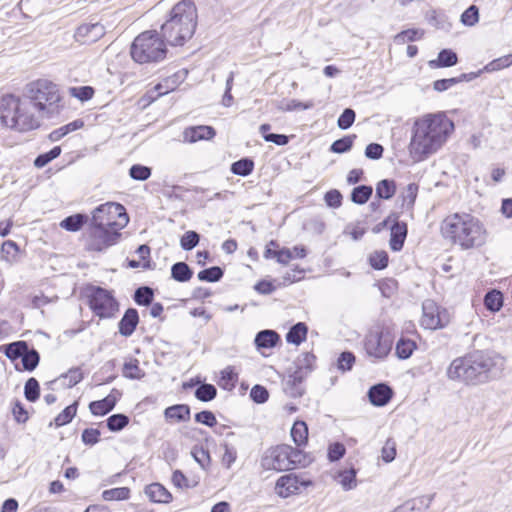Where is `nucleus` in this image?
I'll use <instances>...</instances> for the list:
<instances>
[{"label":"nucleus","instance_id":"13d9d810","mask_svg":"<svg viewBox=\"0 0 512 512\" xmlns=\"http://www.w3.org/2000/svg\"><path fill=\"white\" fill-rule=\"evenodd\" d=\"M200 240V236L195 231H187L180 240L182 249L189 251L195 248Z\"/></svg>","mask_w":512,"mask_h":512},{"label":"nucleus","instance_id":"dca6fc26","mask_svg":"<svg viewBox=\"0 0 512 512\" xmlns=\"http://www.w3.org/2000/svg\"><path fill=\"white\" fill-rule=\"evenodd\" d=\"M393 345L392 338L389 333H370L366 337V352H391Z\"/></svg>","mask_w":512,"mask_h":512},{"label":"nucleus","instance_id":"58836bf2","mask_svg":"<svg viewBox=\"0 0 512 512\" xmlns=\"http://www.w3.org/2000/svg\"><path fill=\"white\" fill-rule=\"evenodd\" d=\"M83 126V122L81 120H75L73 122H70L59 129H56L52 131L49 135V138L51 141H59L62 137H64L66 134L75 131Z\"/></svg>","mask_w":512,"mask_h":512},{"label":"nucleus","instance_id":"2f4dec72","mask_svg":"<svg viewBox=\"0 0 512 512\" xmlns=\"http://www.w3.org/2000/svg\"><path fill=\"white\" fill-rule=\"evenodd\" d=\"M88 221V216L85 214H74L66 217L60 222V227L71 232L79 231Z\"/></svg>","mask_w":512,"mask_h":512},{"label":"nucleus","instance_id":"f704fd0d","mask_svg":"<svg viewBox=\"0 0 512 512\" xmlns=\"http://www.w3.org/2000/svg\"><path fill=\"white\" fill-rule=\"evenodd\" d=\"M484 305L491 312L499 311L503 306V295L498 290L489 291L484 297Z\"/></svg>","mask_w":512,"mask_h":512},{"label":"nucleus","instance_id":"69168bd1","mask_svg":"<svg viewBox=\"0 0 512 512\" xmlns=\"http://www.w3.org/2000/svg\"><path fill=\"white\" fill-rule=\"evenodd\" d=\"M1 253L5 260L12 261L17 256L18 246L14 241L7 240L1 246Z\"/></svg>","mask_w":512,"mask_h":512},{"label":"nucleus","instance_id":"09e8293b","mask_svg":"<svg viewBox=\"0 0 512 512\" xmlns=\"http://www.w3.org/2000/svg\"><path fill=\"white\" fill-rule=\"evenodd\" d=\"M511 65H512V54H508V55H504L502 57L492 60L484 67V70L487 72H494V71H498L503 68L509 67Z\"/></svg>","mask_w":512,"mask_h":512},{"label":"nucleus","instance_id":"c85d7f7f","mask_svg":"<svg viewBox=\"0 0 512 512\" xmlns=\"http://www.w3.org/2000/svg\"><path fill=\"white\" fill-rule=\"evenodd\" d=\"M164 416L167 420L188 421L190 419V408L185 404L173 405L165 409Z\"/></svg>","mask_w":512,"mask_h":512},{"label":"nucleus","instance_id":"6e6552de","mask_svg":"<svg viewBox=\"0 0 512 512\" xmlns=\"http://www.w3.org/2000/svg\"><path fill=\"white\" fill-rule=\"evenodd\" d=\"M121 234L107 227L90 224L85 234V248L88 251L102 252L115 245Z\"/></svg>","mask_w":512,"mask_h":512},{"label":"nucleus","instance_id":"a19ab883","mask_svg":"<svg viewBox=\"0 0 512 512\" xmlns=\"http://www.w3.org/2000/svg\"><path fill=\"white\" fill-rule=\"evenodd\" d=\"M153 297V289L148 286H142L135 290L133 299L138 305L148 306L152 303Z\"/></svg>","mask_w":512,"mask_h":512},{"label":"nucleus","instance_id":"473e14b6","mask_svg":"<svg viewBox=\"0 0 512 512\" xmlns=\"http://www.w3.org/2000/svg\"><path fill=\"white\" fill-rule=\"evenodd\" d=\"M193 276V271L185 262H177L171 267V277L178 282H187Z\"/></svg>","mask_w":512,"mask_h":512},{"label":"nucleus","instance_id":"e2e57ef3","mask_svg":"<svg viewBox=\"0 0 512 512\" xmlns=\"http://www.w3.org/2000/svg\"><path fill=\"white\" fill-rule=\"evenodd\" d=\"M423 34V31L417 29H408L398 33L395 36V41L397 43L412 42L420 39L423 36Z\"/></svg>","mask_w":512,"mask_h":512},{"label":"nucleus","instance_id":"6ab92c4d","mask_svg":"<svg viewBox=\"0 0 512 512\" xmlns=\"http://www.w3.org/2000/svg\"><path fill=\"white\" fill-rule=\"evenodd\" d=\"M392 396V389L383 383L372 386L368 391L370 402L378 407L385 406L391 400Z\"/></svg>","mask_w":512,"mask_h":512},{"label":"nucleus","instance_id":"37998d69","mask_svg":"<svg viewBox=\"0 0 512 512\" xmlns=\"http://www.w3.org/2000/svg\"><path fill=\"white\" fill-rule=\"evenodd\" d=\"M77 412V402L67 406L61 413H59L54 419V423L57 427L68 424L72 421Z\"/></svg>","mask_w":512,"mask_h":512},{"label":"nucleus","instance_id":"1a4fd4ad","mask_svg":"<svg viewBox=\"0 0 512 512\" xmlns=\"http://www.w3.org/2000/svg\"><path fill=\"white\" fill-rule=\"evenodd\" d=\"M89 307L100 318H111L119 305L112 293L101 287H92L89 294Z\"/></svg>","mask_w":512,"mask_h":512},{"label":"nucleus","instance_id":"ddd939ff","mask_svg":"<svg viewBox=\"0 0 512 512\" xmlns=\"http://www.w3.org/2000/svg\"><path fill=\"white\" fill-rule=\"evenodd\" d=\"M289 445H278L266 451L261 460V465L266 470L285 471L290 470Z\"/></svg>","mask_w":512,"mask_h":512},{"label":"nucleus","instance_id":"c03bdc74","mask_svg":"<svg viewBox=\"0 0 512 512\" xmlns=\"http://www.w3.org/2000/svg\"><path fill=\"white\" fill-rule=\"evenodd\" d=\"M356 135L344 136L334 141L330 147V150L334 153H345L348 152L352 146Z\"/></svg>","mask_w":512,"mask_h":512},{"label":"nucleus","instance_id":"bb28decb","mask_svg":"<svg viewBox=\"0 0 512 512\" xmlns=\"http://www.w3.org/2000/svg\"><path fill=\"white\" fill-rule=\"evenodd\" d=\"M116 402L117 397L111 393L102 400L91 402L89 408L93 415L103 416L113 410Z\"/></svg>","mask_w":512,"mask_h":512},{"label":"nucleus","instance_id":"4468645a","mask_svg":"<svg viewBox=\"0 0 512 512\" xmlns=\"http://www.w3.org/2000/svg\"><path fill=\"white\" fill-rule=\"evenodd\" d=\"M30 106L29 102H20L16 107L13 121L15 128L19 131H30L40 125L39 117L30 111Z\"/></svg>","mask_w":512,"mask_h":512},{"label":"nucleus","instance_id":"72a5a7b5","mask_svg":"<svg viewBox=\"0 0 512 512\" xmlns=\"http://www.w3.org/2000/svg\"><path fill=\"white\" fill-rule=\"evenodd\" d=\"M396 192V183L394 180L383 179L376 185V196L380 199H391Z\"/></svg>","mask_w":512,"mask_h":512},{"label":"nucleus","instance_id":"39448f33","mask_svg":"<svg viewBox=\"0 0 512 512\" xmlns=\"http://www.w3.org/2000/svg\"><path fill=\"white\" fill-rule=\"evenodd\" d=\"M24 97L41 116L53 113L61 100L58 85L48 79H37L28 83Z\"/></svg>","mask_w":512,"mask_h":512},{"label":"nucleus","instance_id":"4d7b16f0","mask_svg":"<svg viewBox=\"0 0 512 512\" xmlns=\"http://www.w3.org/2000/svg\"><path fill=\"white\" fill-rule=\"evenodd\" d=\"M129 175L134 180L145 181L151 176V169L144 165L135 164L129 169Z\"/></svg>","mask_w":512,"mask_h":512},{"label":"nucleus","instance_id":"864d4df0","mask_svg":"<svg viewBox=\"0 0 512 512\" xmlns=\"http://www.w3.org/2000/svg\"><path fill=\"white\" fill-rule=\"evenodd\" d=\"M129 423V418L124 414H114L107 419V427L110 431H120Z\"/></svg>","mask_w":512,"mask_h":512},{"label":"nucleus","instance_id":"774afa93","mask_svg":"<svg viewBox=\"0 0 512 512\" xmlns=\"http://www.w3.org/2000/svg\"><path fill=\"white\" fill-rule=\"evenodd\" d=\"M250 397L256 403H264L268 400L269 394L265 387L255 385L250 391Z\"/></svg>","mask_w":512,"mask_h":512},{"label":"nucleus","instance_id":"2eb2a0df","mask_svg":"<svg viewBox=\"0 0 512 512\" xmlns=\"http://www.w3.org/2000/svg\"><path fill=\"white\" fill-rule=\"evenodd\" d=\"M105 34V28L102 24L84 23L80 25L75 32L76 41L81 44H90L96 42Z\"/></svg>","mask_w":512,"mask_h":512},{"label":"nucleus","instance_id":"6e6d98bb","mask_svg":"<svg viewBox=\"0 0 512 512\" xmlns=\"http://www.w3.org/2000/svg\"><path fill=\"white\" fill-rule=\"evenodd\" d=\"M83 379V373L79 367L71 368L66 374H62L56 381L68 380L64 383L67 387H73Z\"/></svg>","mask_w":512,"mask_h":512},{"label":"nucleus","instance_id":"0e129e2a","mask_svg":"<svg viewBox=\"0 0 512 512\" xmlns=\"http://www.w3.org/2000/svg\"><path fill=\"white\" fill-rule=\"evenodd\" d=\"M0 352H37L35 349H29L25 341H16L9 344L1 345Z\"/></svg>","mask_w":512,"mask_h":512},{"label":"nucleus","instance_id":"79ce46f5","mask_svg":"<svg viewBox=\"0 0 512 512\" xmlns=\"http://www.w3.org/2000/svg\"><path fill=\"white\" fill-rule=\"evenodd\" d=\"M130 496V489L127 487L112 488L103 491L102 498L105 501L126 500Z\"/></svg>","mask_w":512,"mask_h":512},{"label":"nucleus","instance_id":"680f3d73","mask_svg":"<svg viewBox=\"0 0 512 512\" xmlns=\"http://www.w3.org/2000/svg\"><path fill=\"white\" fill-rule=\"evenodd\" d=\"M69 92L71 96L81 101H88L94 95V89L91 86L71 87Z\"/></svg>","mask_w":512,"mask_h":512},{"label":"nucleus","instance_id":"e433bc0d","mask_svg":"<svg viewBox=\"0 0 512 512\" xmlns=\"http://www.w3.org/2000/svg\"><path fill=\"white\" fill-rule=\"evenodd\" d=\"M418 185L416 183H410L406 186L402 192V207L406 210H412L418 195Z\"/></svg>","mask_w":512,"mask_h":512},{"label":"nucleus","instance_id":"c756f323","mask_svg":"<svg viewBox=\"0 0 512 512\" xmlns=\"http://www.w3.org/2000/svg\"><path fill=\"white\" fill-rule=\"evenodd\" d=\"M335 480L345 491L352 490L357 486L356 470L351 467L350 469L338 471L335 475Z\"/></svg>","mask_w":512,"mask_h":512},{"label":"nucleus","instance_id":"603ef678","mask_svg":"<svg viewBox=\"0 0 512 512\" xmlns=\"http://www.w3.org/2000/svg\"><path fill=\"white\" fill-rule=\"evenodd\" d=\"M172 483L177 488L189 489L195 487L198 481H190L180 470H175L172 474Z\"/></svg>","mask_w":512,"mask_h":512},{"label":"nucleus","instance_id":"0eeeda50","mask_svg":"<svg viewBox=\"0 0 512 512\" xmlns=\"http://www.w3.org/2000/svg\"><path fill=\"white\" fill-rule=\"evenodd\" d=\"M128 221L129 218L123 205L107 202L94 209L90 224L120 232Z\"/></svg>","mask_w":512,"mask_h":512},{"label":"nucleus","instance_id":"052dcab7","mask_svg":"<svg viewBox=\"0 0 512 512\" xmlns=\"http://www.w3.org/2000/svg\"><path fill=\"white\" fill-rule=\"evenodd\" d=\"M355 111L351 108H346L337 120L338 127L342 130L350 128L355 121Z\"/></svg>","mask_w":512,"mask_h":512},{"label":"nucleus","instance_id":"7ed1b4c3","mask_svg":"<svg viewBox=\"0 0 512 512\" xmlns=\"http://www.w3.org/2000/svg\"><path fill=\"white\" fill-rule=\"evenodd\" d=\"M197 18L194 2L182 0L173 6L169 18L162 24L161 36L169 45H183L193 36Z\"/></svg>","mask_w":512,"mask_h":512},{"label":"nucleus","instance_id":"5701e85b","mask_svg":"<svg viewBox=\"0 0 512 512\" xmlns=\"http://www.w3.org/2000/svg\"><path fill=\"white\" fill-rule=\"evenodd\" d=\"M138 322L139 315L137 310L134 308L127 309L118 324L120 334L130 336L135 331Z\"/></svg>","mask_w":512,"mask_h":512},{"label":"nucleus","instance_id":"4c0bfd02","mask_svg":"<svg viewBox=\"0 0 512 512\" xmlns=\"http://www.w3.org/2000/svg\"><path fill=\"white\" fill-rule=\"evenodd\" d=\"M254 168L253 160L249 158H243L231 165V172L239 176H248L252 173Z\"/></svg>","mask_w":512,"mask_h":512},{"label":"nucleus","instance_id":"cd10ccee","mask_svg":"<svg viewBox=\"0 0 512 512\" xmlns=\"http://www.w3.org/2000/svg\"><path fill=\"white\" fill-rule=\"evenodd\" d=\"M458 62L457 54L451 49H443L439 52L438 58L435 60H430L428 65L431 68H442V67H451L456 65Z\"/></svg>","mask_w":512,"mask_h":512},{"label":"nucleus","instance_id":"a18cd8bd","mask_svg":"<svg viewBox=\"0 0 512 512\" xmlns=\"http://www.w3.org/2000/svg\"><path fill=\"white\" fill-rule=\"evenodd\" d=\"M223 276V270L218 266H213L204 269L198 273V279L200 281L217 282Z\"/></svg>","mask_w":512,"mask_h":512},{"label":"nucleus","instance_id":"f8f14e48","mask_svg":"<svg viewBox=\"0 0 512 512\" xmlns=\"http://www.w3.org/2000/svg\"><path fill=\"white\" fill-rule=\"evenodd\" d=\"M312 485V481L304 474L289 473L278 478L275 484V493L281 498L297 495L303 489Z\"/></svg>","mask_w":512,"mask_h":512},{"label":"nucleus","instance_id":"bf43d9fd","mask_svg":"<svg viewBox=\"0 0 512 512\" xmlns=\"http://www.w3.org/2000/svg\"><path fill=\"white\" fill-rule=\"evenodd\" d=\"M479 21V10L475 5L468 7L461 15V22L466 26H474Z\"/></svg>","mask_w":512,"mask_h":512},{"label":"nucleus","instance_id":"9d476101","mask_svg":"<svg viewBox=\"0 0 512 512\" xmlns=\"http://www.w3.org/2000/svg\"><path fill=\"white\" fill-rule=\"evenodd\" d=\"M303 359L298 358L296 369L291 373L285 381V392L291 397H300L304 393L302 385L303 380L311 371L312 363L315 360V354H302Z\"/></svg>","mask_w":512,"mask_h":512},{"label":"nucleus","instance_id":"423d86ee","mask_svg":"<svg viewBox=\"0 0 512 512\" xmlns=\"http://www.w3.org/2000/svg\"><path fill=\"white\" fill-rule=\"evenodd\" d=\"M130 53L140 64L160 62L167 54L165 40L155 30L144 31L132 42Z\"/></svg>","mask_w":512,"mask_h":512},{"label":"nucleus","instance_id":"7c9ffc66","mask_svg":"<svg viewBox=\"0 0 512 512\" xmlns=\"http://www.w3.org/2000/svg\"><path fill=\"white\" fill-rule=\"evenodd\" d=\"M308 328L305 323L298 322L293 325L286 334V341L295 345H299L306 339Z\"/></svg>","mask_w":512,"mask_h":512},{"label":"nucleus","instance_id":"5fc2aeb1","mask_svg":"<svg viewBox=\"0 0 512 512\" xmlns=\"http://www.w3.org/2000/svg\"><path fill=\"white\" fill-rule=\"evenodd\" d=\"M39 392L40 387L38 381L35 378L28 379L24 387L25 398L30 402H34L39 398Z\"/></svg>","mask_w":512,"mask_h":512},{"label":"nucleus","instance_id":"8fccbe9b","mask_svg":"<svg viewBox=\"0 0 512 512\" xmlns=\"http://www.w3.org/2000/svg\"><path fill=\"white\" fill-rule=\"evenodd\" d=\"M370 265L377 270H382L388 265V254L386 251H374L369 256Z\"/></svg>","mask_w":512,"mask_h":512},{"label":"nucleus","instance_id":"a878e982","mask_svg":"<svg viewBox=\"0 0 512 512\" xmlns=\"http://www.w3.org/2000/svg\"><path fill=\"white\" fill-rule=\"evenodd\" d=\"M477 76H478V73L472 72V73H463L458 77H453V78H448V79H439L433 83V88L437 92H443V91L450 89L451 87H453L454 85H456L460 82H463V81L469 82V81L475 79Z\"/></svg>","mask_w":512,"mask_h":512},{"label":"nucleus","instance_id":"b1692460","mask_svg":"<svg viewBox=\"0 0 512 512\" xmlns=\"http://www.w3.org/2000/svg\"><path fill=\"white\" fill-rule=\"evenodd\" d=\"M279 341V334L276 331L270 329L258 332L254 339V343L257 349L274 348Z\"/></svg>","mask_w":512,"mask_h":512},{"label":"nucleus","instance_id":"412c9836","mask_svg":"<svg viewBox=\"0 0 512 512\" xmlns=\"http://www.w3.org/2000/svg\"><path fill=\"white\" fill-rule=\"evenodd\" d=\"M407 224L405 222L395 221L391 226L389 245L392 251H400L403 248L407 237Z\"/></svg>","mask_w":512,"mask_h":512},{"label":"nucleus","instance_id":"338daca9","mask_svg":"<svg viewBox=\"0 0 512 512\" xmlns=\"http://www.w3.org/2000/svg\"><path fill=\"white\" fill-rule=\"evenodd\" d=\"M346 452V448L342 443L335 442L328 447V459L331 462L341 459Z\"/></svg>","mask_w":512,"mask_h":512},{"label":"nucleus","instance_id":"de8ad7c7","mask_svg":"<svg viewBox=\"0 0 512 512\" xmlns=\"http://www.w3.org/2000/svg\"><path fill=\"white\" fill-rule=\"evenodd\" d=\"M217 390L212 384H202L195 391L198 400L208 402L216 397Z\"/></svg>","mask_w":512,"mask_h":512},{"label":"nucleus","instance_id":"f257e3e1","mask_svg":"<svg viewBox=\"0 0 512 512\" xmlns=\"http://www.w3.org/2000/svg\"><path fill=\"white\" fill-rule=\"evenodd\" d=\"M454 128V122L444 112L417 118L412 128L410 154L415 160H423L434 154L447 141Z\"/></svg>","mask_w":512,"mask_h":512},{"label":"nucleus","instance_id":"4be33fe9","mask_svg":"<svg viewBox=\"0 0 512 512\" xmlns=\"http://www.w3.org/2000/svg\"><path fill=\"white\" fill-rule=\"evenodd\" d=\"M432 496H421L410 499L395 508L392 512H424L429 508Z\"/></svg>","mask_w":512,"mask_h":512},{"label":"nucleus","instance_id":"c9c22d12","mask_svg":"<svg viewBox=\"0 0 512 512\" xmlns=\"http://www.w3.org/2000/svg\"><path fill=\"white\" fill-rule=\"evenodd\" d=\"M291 437L297 446L304 445L308 439V427L303 421H296L291 429Z\"/></svg>","mask_w":512,"mask_h":512},{"label":"nucleus","instance_id":"a211bd4d","mask_svg":"<svg viewBox=\"0 0 512 512\" xmlns=\"http://www.w3.org/2000/svg\"><path fill=\"white\" fill-rule=\"evenodd\" d=\"M17 371H33L39 364V354H5Z\"/></svg>","mask_w":512,"mask_h":512},{"label":"nucleus","instance_id":"ea45409f","mask_svg":"<svg viewBox=\"0 0 512 512\" xmlns=\"http://www.w3.org/2000/svg\"><path fill=\"white\" fill-rule=\"evenodd\" d=\"M373 189L368 185L355 187L351 193V200L356 204H365L371 197Z\"/></svg>","mask_w":512,"mask_h":512},{"label":"nucleus","instance_id":"f3484780","mask_svg":"<svg viewBox=\"0 0 512 512\" xmlns=\"http://www.w3.org/2000/svg\"><path fill=\"white\" fill-rule=\"evenodd\" d=\"M216 132L211 126H191L183 131V140L188 143H195L200 140H210Z\"/></svg>","mask_w":512,"mask_h":512},{"label":"nucleus","instance_id":"f03ea898","mask_svg":"<svg viewBox=\"0 0 512 512\" xmlns=\"http://www.w3.org/2000/svg\"><path fill=\"white\" fill-rule=\"evenodd\" d=\"M441 232L445 239L458 245L462 250L478 248L487 238L484 225L468 213L448 215L441 224Z\"/></svg>","mask_w":512,"mask_h":512},{"label":"nucleus","instance_id":"393cba45","mask_svg":"<svg viewBox=\"0 0 512 512\" xmlns=\"http://www.w3.org/2000/svg\"><path fill=\"white\" fill-rule=\"evenodd\" d=\"M147 497L155 503H169L172 500L171 493L160 483H152L145 488Z\"/></svg>","mask_w":512,"mask_h":512},{"label":"nucleus","instance_id":"aec40b11","mask_svg":"<svg viewBox=\"0 0 512 512\" xmlns=\"http://www.w3.org/2000/svg\"><path fill=\"white\" fill-rule=\"evenodd\" d=\"M180 84V76L174 74L163 79L161 82L156 84L152 90L148 92V97L151 100H155L158 97L165 95L171 91H174Z\"/></svg>","mask_w":512,"mask_h":512},{"label":"nucleus","instance_id":"20e7f679","mask_svg":"<svg viewBox=\"0 0 512 512\" xmlns=\"http://www.w3.org/2000/svg\"><path fill=\"white\" fill-rule=\"evenodd\" d=\"M492 366L493 362L488 354H465L453 360L447 374L452 380L477 384L486 380L487 372Z\"/></svg>","mask_w":512,"mask_h":512},{"label":"nucleus","instance_id":"9b49d317","mask_svg":"<svg viewBox=\"0 0 512 512\" xmlns=\"http://www.w3.org/2000/svg\"><path fill=\"white\" fill-rule=\"evenodd\" d=\"M450 321L449 313L441 308L431 299H426L422 303L421 326L425 329L436 330L445 327Z\"/></svg>","mask_w":512,"mask_h":512},{"label":"nucleus","instance_id":"49530a36","mask_svg":"<svg viewBox=\"0 0 512 512\" xmlns=\"http://www.w3.org/2000/svg\"><path fill=\"white\" fill-rule=\"evenodd\" d=\"M60 154H61V147L55 146L49 152L38 155L36 157V159L34 160V165L37 168H43L49 162L56 159Z\"/></svg>","mask_w":512,"mask_h":512},{"label":"nucleus","instance_id":"3c124183","mask_svg":"<svg viewBox=\"0 0 512 512\" xmlns=\"http://www.w3.org/2000/svg\"><path fill=\"white\" fill-rule=\"evenodd\" d=\"M123 375L131 379H139L145 375L139 367L137 360H130L124 364Z\"/></svg>","mask_w":512,"mask_h":512}]
</instances>
